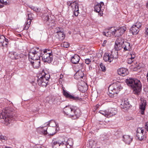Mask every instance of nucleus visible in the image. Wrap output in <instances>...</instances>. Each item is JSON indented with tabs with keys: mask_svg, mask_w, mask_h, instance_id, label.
<instances>
[{
	"mask_svg": "<svg viewBox=\"0 0 148 148\" xmlns=\"http://www.w3.org/2000/svg\"><path fill=\"white\" fill-rule=\"evenodd\" d=\"M41 51L38 47L32 48L28 54L29 60L31 65L35 69L39 68L40 65V57Z\"/></svg>",
	"mask_w": 148,
	"mask_h": 148,
	"instance_id": "obj_1",
	"label": "nucleus"
},
{
	"mask_svg": "<svg viewBox=\"0 0 148 148\" xmlns=\"http://www.w3.org/2000/svg\"><path fill=\"white\" fill-rule=\"evenodd\" d=\"M126 83L129 86H131L135 94H138L141 90V85L139 80L133 78H129L126 79Z\"/></svg>",
	"mask_w": 148,
	"mask_h": 148,
	"instance_id": "obj_2",
	"label": "nucleus"
},
{
	"mask_svg": "<svg viewBox=\"0 0 148 148\" xmlns=\"http://www.w3.org/2000/svg\"><path fill=\"white\" fill-rule=\"evenodd\" d=\"M64 112L66 115L70 116H75L76 118L79 117L81 114L80 110L74 106H66L64 109Z\"/></svg>",
	"mask_w": 148,
	"mask_h": 148,
	"instance_id": "obj_3",
	"label": "nucleus"
},
{
	"mask_svg": "<svg viewBox=\"0 0 148 148\" xmlns=\"http://www.w3.org/2000/svg\"><path fill=\"white\" fill-rule=\"evenodd\" d=\"M50 78V75L46 71L43 70L38 77L37 80L38 85L43 87H46Z\"/></svg>",
	"mask_w": 148,
	"mask_h": 148,
	"instance_id": "obj_4",
	"label": "nucleus"
},
{
	"mask_svg": "<svg viewBox=\"0 0 148 148\" xmlns=\"http://www.w3.org/2000/svg\"><path fill=\"white\" fill-rule=\"evenodd\" d=\"M13 114V110L11 108H6L4 110V112L0 114V119H3L5 122L10 123L14 119Z\"/></svg>",
	"mask_w": 148,
	"mask_h": 148,
	"instance_id": "obj_5",
	"label": "nucleus"
},
{
	"mask_svg": "<svg viewBox=\"0 0 148 148\" xmlns=\"http://www.w3.org/2000/svg\"><path fill=\"white\" fill-rule=\"evenodd\" d=\"M126 29V28L124 26L119 27H112L111 28V31L112 32V35L118 37L123 34Z\"/></svg>",
	"mask_w": 148,
	"mask_h": 148,
	"instance_id": "obj_6",
	"label": "nucleus"
},
{
	"mask_svg": "<svg viewBox=\"0 0 148 148\" xmlns=\"http://www.w3.org/2000/svg\"><path fill=\"white\" fill-rule=\"evenodd\" d=\"M116 112L115 109L113 108H110L107 110H100L99 111L100 113L107 118H109L115 115Z\"/></svg>",
	"mask_w": 148,
	"mask_h": 148,
	"instance_id": "obj_7",
	"label": "nucleus"
},
{
	"mask_svg": "<svg viewBox=\"0 0 148 148\" xmlns=\"http://www.w3.org/2000/svg\"><path fill=\"white\" fill-rule=\"evenodd\" d=\"M121 86L120 84L114 83L110 86L108 88V90L111 94L114 95L115 93L117 94L116 90L120 91Z\"/></svg>",
	"mask_w": 148,
	"mask_h": 148,
	"instance_id": "obj_8",
	"label": "nucleus"
},
{
	"mask_svg": "<svg viewBox=\"0 0 148 148\" xmlns=\"http://www.w3.org/2000/svg\"><path fill=\"white\" fill-rule=\"evenodd\" d=\"M43 61L45 62H47L48 63L51 62L53 60V56L51 52H48L47 53H43L42 55L40 53Z\"/></svg>",
	"mask_w": 148,
	"mask_h": 148,
	"instance_id": "obj_9",
	"label": "nucleus"
},
{
	"mask_svg": "<svg viewBox=\"0 0 148 148\" xmlns=\"http://www.w3.org/2000/svg\"><path fill=\"white\" fill-rule=\"evenodd\" d=\"M24 56L22 54H18L15 52L12 51L9 53V57L12 59L17 60L21 59V61H22L24 59Z\"/></svg>",
	"mask_w": 148,
	"mask_h": 148,
	"instance_id": "obj_10",
	"label": "nucleus"
},
{
	"mask_svg": "<svg viewBox=\"0 0 148 148\" xmlns=\"http://www.w3.org/2000/svg\"><path fill=\"white\" fill-rule=\"evenodd\" d=\"M63 94L64 96L66 98H69L70 99H73L76 101L80 100L81 99L78 97H75L68 93V92L63 89Z\"/></svg>",
	"mask_w": 148,
	"mask_h": 148,
	"instance_id": "obj_11",
	"label": "nucleus"
},
{
	"mask_svg": "<svg viewBox=\"0 0 148 148\" xmlns=\"http://www.w3.org/2000/svg\"><path fill=\"white\" fill-rule=\"evenodd\" d=\"M144 130L141 129V128H138L136 131V136L138 140L142 141L144 139L145 136L143 134Z\"/></svg>",
	"mask_w": 148,
	"mask_h": 148,
	"instance_id": "obj_12",
	"label": "nucleus"
},
{
	"mask_svg": "<svg viewBox=\"0 0 148 148\" xmlns=\"http://www.w3.org/2000/svg\"><path fill=\"white\" fill-rule=\"evenodd\" d=\"M146 104L147 102L146 101L143 99H140L139 108L141 110L140 113L142 115L144 114V111L145 110Z\"/></svg>",
	"mask_w": 148,
	"mask_h": 148,
	"instance_id": "obj_13",
	"label": "nucleus"
},
{
	"mask_svg": "<svg viewBox=\"0 0 148 148\" xmlns=\"http://www.w3.org/2000/svg\"><path fill=\"white\" fill-rule=\"evenodd\" d=\"M122 139L126 144L129 145L133 140V137L129 135H124L123 136Z\"/></svg>",
	"mask_w": 148,
	"mask_h": 148,
	"instance_id": "obj_14",
	"label": "nucleus"
},
{
	"mask_svg": "<svg viewBox=\"0 0 148 148\" xmlns=\"http://www.w3.org/2000/svg\"><path fill=\"white\" fill-rule=\"evenodd\" d=\"M83 77L85 78L84 73L81 71H77L74 75V78L77 79H80L82 81V79Z\"/></svg>",
	"mask_w": 148,
	"mask_h": 148,
	"instance_id": "obj_15",
	"label": "nucleus"
},
{
	"mask_svg": "<svg viewBox=\"0 0 148 148\" xmlns=\"http://www.w3.org/2000/svg\"><path fill=\"white\" fill-rule=\"evenodd\" d=\"M104 3L101 2L100 3L97 4L94 7V11L98 13H101L102 12V6H103Z\"/></svg>",
	"mask_w": 148,
	"mask_h": 148,
	"instance_id": "obj_16",
	"label": "nucleus"
},
{
	"mask_svg": "<svg viewBox=\"0 0 148 148\" xmlns=\"http://www.w3.org/2000/svg\"><path fill=\"white\" fill-rule=\"evenodd\" d=\"M118 73L119 75L123 76H124L127 75L128 73V70L125 68H121L118 70Z\"/></svg>",
	"mask_w": 148,
	"mask_h": 148,
	"instance_id": "obj_17",
	"label": "nucleus"
},
{
	"mask_svg": "<svg viewBox=\"0 0 148 148\" xmlns=\"http://www.w3.org/2000/svg\"><path fill=\"white\" fill-rule=\"evenodd\" d=\"M113 58L114 56L108 53H106L103 57V60L106 62H111L113 60Z\"/></svg>",
	"mask_w": 148,
	"mask_h": 148,
	"instance_id": "obj_18",
	"label": "nucleus"
},
{
	"mask_svg": "<svg viewBox=\"0 0 148 148\" xmlns=\"http://www.w3.org/2000/svg\"><path fill=\"white\" fill-rule=\"evenodd\" d=\"M80 58L78 55H75L71 58V62L73 64H76L78 63Z\"/></svg>",
	"mask_w": 148,
	"mask_h": 148,
	"instance_id": "obj_19",
	"label": "nucleus"
},
{
	"mask_svg": "<svg viewBox=\"0 0 148 148\" xmlns=\"http://www.w3.org/2000/svg\"><path fill=\"white\" fill-rule=\"evenodd\" d=\"M61 143L56 140H53L51 143V145L53 148H58L62 145Z\"/></svg>",
	"mask_w": 148,
	"mask_h": 148,
	"instance_id": "obj_20",
	"label": "nucleus"
},
{
	"mask_svg": "<svg viewBox=\"0 0 148 148\" xmlns=\"http://www.w3.org/2000/svg\"><path fill=\"white\" fill-rule=\"evenodd\" d=\"M51 123H54L56 127V129L54 127H53V126H52V127H51V130H52V131H54V130H56V132L58 131L59 130V127L58 125V124H56V123L55 122V121L54 120H51L50 121H49L48 122H47V123H46V124H47V125H49V124Z\"/></svg>",
	"mask_w": 148,
	"mask_h": 148,
	"instance_id": "obj_21",
	"label": "nucleus"
},
{
	"mask_svg": "<svg viewBox=\"0 0 148 148\" xmlns=\"http://www.w3.org/2000/svg\"><path fill=\"white\" fill-rule=\"evenodd\" d=\"M56 36L60 41H62L65 38V35L62 31L59 32L57 34Z\"/></svg>",
	"mask_w": 148,
	"mask_h": 148,
	"instance_id": "obj_22",
	"label": "nucleus"
},
{
	"mask_svg": "<svg viewBox=\"0 0 148 148\" xmlns=\"http://www.w3.org/2000/svg\"><path fill=\"white\" fill-rule=\"evenodd\" d=\"M139 29L133 25L130 29V30L132 33L133 34L136 35L138 34L139 32Z\"/></svg>",
	"mask_w": 148,
	"mask_h": 148,
	"instance_id": "obj_23",
	"label": "nucleus"
},
{
	"mask_svg": "<svg viewBox=\"0 0 148 148\" xmlns=\"http://www.w3.org/2000/svg\"><path fill=\"white\" fill-rule=\"evenodd\" d=\"M123 48L124 49V51H130L131 48L129 43L125 42L123 45Z\"/></svg>",
	"mask_w": 148,
	"mask_h": 148,
	"instance_id": "obj_24",
	"label": "nucleus"
},
{
	"mask_svg": "<svg viewBox=\"0 0 148 148\" xmlns=\"http://www.w3.org/2000/svg\"><path fill=\"white\" fill-rule=\"evenodd\" d=\"M85 67V64L84 63H80L76 66V68L78 69V71H84Z\"/></svg>",
	"mask_w": 148,
	"mask_h": 148,
	"instance_id": "obj_25",
	"label": "nucleus"
},
{
	"mask_svg": "<svg viewBox=\"0 0 148 148\" xmlns=\"http://www.w3.org/2000/svg\"><path fill=\"white\" fill-rule=\"evenodd\" d=\"M62 143L65 144L66 146L67 145L72 146L73 144V140L71 138L68 139L66 141H62Z\"/></svg>",
	"mask_w": 148,
	"mask_h": 148,
	"instance_id": "obj_26",
	"label": "nucleus"
},
{
	"mask_svg": "<svg viewBox=\"0 0 148 148\" xmlns=\"http://www.w3.org/2000/svg\"><path fill=\"white\" fill-rule=\"evenodd\" d=\"M9 2V0H0V8L4 6L3 4L7 5Z\"/></svg>",
	"mask_w": 148,
	"mask_h": 148,
	"instance_id": "obj_27",
	"label": "nucleus"
},
{
	"mask_svg": "<svg viewBox=\"0 0 148 148\" xmlns=\"http://www.w3.org/2000/svg\"><path fill=\"white\" fill-rule=\"evenodd\" d=\"M42 130L43 131V132H43V133L45 134H47L48 133L47 132V130L48 129V128L47 127H42L41 128ZM56 133L55 132H52V133L51 132H48V134H49L50 135H54Z\"/></svg>",
	"mask_w": 148,
	"mask_h": 148,
	"instance_id": "obj_28",
	"label": "nucleus"
},
{
	"mask_svg": "<svg viewBox=\"0 0 148 148\" xmlns=\"http://www.w3.org/2000/svg\"><path fill=\"white\" fill-rule=\"evenodd\" d=\"M32 21V20L27 19V22L25 23V24L24 25V29L27 30L29 29Z\"/></svg>",
	"mask_w": 148,
	"mask_h": 148,
	"instance_id": "obj_29",
	"label": "nucleus"
},
{
	"mask_svg": "<svg viewBox=\"0 0 148 148\" xmlns=\"http://www.w3.org/2000/svg\"><path fill=\"white\" fill-rule=\"evenodd\" d=\"M114 48L116 50L118 51L121 50L123 48V45L121 44H117L115 43Z\"/></svg>",
	"mask_w": 148,
	"mask_h": 148,
	"instance_id": "obj_30",
	"label": "nucleus"
},
{
	"mask_svg": "<svg viewBox=\"0 0 148 148\" xmlns=\"http://www.w3.org/2000/svg\"><path fill=\"white\" fill-rule=\"evenodd\" d=\"M124 39L121 38H119L116 40L115 43L117 44H121L123 45L125 42Z\"/></svg>",
	"mask_w": 148,
	"mask_h": 148,
	"instance_id": "obj_31",
	"label": "nucleus"
},
{
	"mask_svg": "<svg viewBox=\"0 0 148 148\" xmlns=\"http://www.w3.org/2000/svg\"><path fill=\"white\" fill-rule=\"evenodd\" d=\"M112 35V32L111 31V28L108 30V31H107L106 32H103V35L106 36H110L111 34Z\"/></svg>",
	"mask_w": 148,
	"mask_h": 148,
	"instance_id": "obj_32",
	"label": "nucleus"
},
{
	"mask_svg": "<svg viewBox=\"0 0 148 148\" xmlns=\"http://www.w3.org/2000/svg\"><path fill=\"white\" fill-rule=\"evenodd\" d=\"M123 104L124 106H123L124 108H127L130 106L129 102L128 101V100L127 99H126L124 101L123 103Z\"/></svg>",
	"mask_w": 148,
	"mask_h": 148,
	"instance_id": "obj_33",
	"label": "nucleus"
},
{
	"mask_svg": "<svg viewBox=\"0 0 148 148\" xmlns=\"http://www.w3.org/2000/svg\"><path fill=\"white\" fill-rule=\"evenodd\" d=\"M76 4V1H73V2L71 1H68L67 3V5L71 6V8H73V5Z\"/></svg>",
	"mask_w": 148,
	"mask_h": 148,
	"instance_id": "obj_34",
	"label": "nucleus"
},
{
	"mask_svg": "<svg viewBox=\"0 0 148 148\" xmlns=\"http://www.w3.org/2000/svg\"><path fill=\"white\" fill-rule=\"evenodd\" d=\"M61 45L63 47L67 48L69 46V44L67 42H64L61 44Z\"/></svg>",
	"mask_w": 148,
	"mask_h": 148,
	"instance_id": "obj_35",
	"label": "nucleus"
},
{
	"mask_svg": "<svg viewBox=\"0 0 148 148\" xmlns=\"http://www.w3.org/2000/svg\"><path fill=\"white\" fill-rule=\"evenodd\" d=\"M74 7V8H73V11H79V6L78 4L76 2V4L73 5V7Z\"/></svg>",
	"mask_w": 148,
	"mask_h": 148,
	"instance_id": "obj_36",
	"label": "nucleus"
},
{
	"mask_svg": "<svg viewBox=\"0 0 148 148\" xmlns=\"http://www.w3.org/2000/svg\"><path fill=\"white\" fill-rule=\"evenodd\" d=\"M134 27H137L139 29L142 25L141 23L140 22H137L135 23L134 25H133Z\"/></svg>",
	"mask_w": 148,
	"mask_h": 148,
	"instance_id": "obj_37",
	"label": "nucleus"
},
{
	"mask_svg": "<svg viewBox=\"0 0 148 148\" xmlns=\"http://www.w3.org/2000/svg\"><path fill=\"white\" fill-rule=\"evenodd\" d=\"M99 65L102 71L103 72L105 71L106 70V67H105V66L102 63H100Z\"/></svg>",
	"mask_w": 148,
	"mask_h": 148,
	"instance_id": "obj_38",
	"label": "nucleus"
},
{
	"mask_svg": "<svg viewBox=\"0 0 148 148\" xmlns=\"http://www.w3.org/2000/svg\"><path fill=\"white\" fill-rule=\"evenodd\" d=\"M62 29L61 28L59 27H57L56 28L55 31L56 32L57 34H58L60 31H62Z\"/></svg>",
	"mask_w": 148,
	"mask_h": 148,
	"instance_id": "obj_39",
	"label": "nucleus"
},
{
	"mask_svg": "<svg viewBox=\"0 0 148 148\" xmlns=\"http://www.w3.org/2000/svg\"><path fill=\"white\" fill-rule=\"evenodd\" d=\"M5 38V37L3 36H0V43L1 44L4 40Z\"/></svg>",
	"mask_w": 148,
	"mask_h": 148,
	"instance_id": "obj_40",
	"label": "nucleus"
},
{
	"mask_svg": "<svg viewBox=\"0 0 148 148\" xmlns=\"http://www.w3.org/2000/svg\"><path fill=\"white\" fill-rule=\"evenodd\" d=\"M134 61L131 58H130L127 59V62L129 64H131Z\"/></svg>",
	"mask_w": 148,
	"mask_h": 148,
	"instance_id": "obj_41",
	"label": "nucleus"
},
{
	"mask_svg": "<svg viewBox=\"0 0 148 148\" xmlns=\"http://www.w3.org/2000/svg\"><path fill=\"white\" fill-rule=\"evenodd\" d=\"M28 19L32 20L33 19V18L32 17V14H28Z\"/></svg>",
	"mask_w": 148,
	"mask_h": 148,
	"instance_id": "obj_42",
	"label": "nucleus"
},
{
	"mask_svg": "<svg viewBox=\"0 0 148 148\" xmlns=\"http://www.w3.org/2000/svg\"><path fill=\"white\" fill-rule=\"evenodd\" d=\"M41 9L39 8H36L35 7L34 11L36 12H39L40 11Z\"/></svg>",
	"mask_w": 148,
	"mask_h": 148,
	"instance_id": "obj_43",
	"label": "nucleus"
},
{
	"mask_svg": "<svg viewBox=\"0 0 148 148\" xmlns=\"http://www.w3.org/2000/svg\"><path fill=\"white\" fill-rule=\"evenodd\" d=\"M91 60L90 59H86L85 60V62L86 64H89Z\"/></svg>",
	"mask_w": 148,
	"mask_h": 148,
	"instance_id": "obj_44",
	"label": "nucleus"
},
{
	"mask_svg": "<svg viewBox=\"0 0 148 148\" xmlns=\"http://www.w3.org/2000/svg\"><path fill=\"white\" fill-rule=\"evenodd\" d=\"M48 51L51 52V51L52 52V51H51L50 49H45L43 51L44 53H48L47 52Z\"/></svg>",
	"mask_w": 148,
	"mask_h": 148,
	"instance_id": "obj_45",
	"label": "nucleus"
},
{
	"mask_svg": "<svg viewBox=\"0 0 148 148\" xmlns=\"http://www.w3.org/2000/svg\"><path fill=\"white\" fill-rule=\"evenodd\" d=\"M145 37L148 36V27H146L145 28Z\"/></svg>",
	"mask_w": 148,
	"mask_h": 148,
	"instance_id": "obj_46",
	"label": "nucleus"
},
{
	"mask_svg": "<svg viewBox=\"0 0 148 148\" xmlns=\"http://www.w3.org/2000/svg\"><path fill=\"white\" fill-rule=\"evenodd\" d=\"M73 14L75 15V16H77L79 14V11H74L73 10Z\"/></svg>",
	"mask_w": 148,
	"mask_h": 148,
	"instance_id": "obj_47",
	"label": "nucleus"
},
{
	"mask_svg": "<svg viewBox=\"0 0 148 148\" xmlns=\"http://www.w3.org/2000/svg\"><path fill=\"white\" fill-rule=\"evenodd\" d=\"M2 45L3 47H7V45H8V44L7 43V42H5L4 40L3 41V42L2 43Z\"/></svg>",
	"mask_w": 148,
	"mask_h": 148,
	"instance_id": "obj_48",
	"label": "nucleus"
},
{
	"mask_svg": "<svg viewBox=\"0 0 148 148\" xmlns=\"http://www.w3.org/2000/svg\"><path fill=\"white\" fill-rule=\"evenodd\" d=\"M62 145H61V146L58 148H66V146L65 144H63L62 143V141L61 142Z\"/></svg>",
	"mask_w": 148,
	"mask_h": 148,
	"instance_id": "obj_49",
	"label": "nucleus"
},
{
	"mask_svg": "<svg viewBox=\"0 0 148 148\" xmlns=\"http://www.w3.org/2000/svg\"><path fill=\"white\" fill-rule=\"evenodd\" d=\"M131 57L130 58H131L133 60H134V58H135V56L134 55H132V54H131Z\"/></svg>",
	"mask_w": 148,
	"mask_h": 148,
	"instance_id": "obj_50",
	"label": "nucleus"
},
{
	"mask_svg": "<svg viewBox=\"0 0 148 148\" xmlns=\"http://www.w3.org/2000/svg\"><path fill=\"white\" fill-rule=\"evenodd\" d=\"M5 137L3 136H0V139L5 140Z\"/></svg>",
	"mask_w": 148,
	"mask_h": 148,
	"instance_id": "obj_51",
	"label": "nucleus"
},
{
	"mask_svg": "<svg viewBox=\"0 0 148 148\" xmlns=\"http://www.w3.org/2000/svg\"><path fill=\"white\" fill-rule=\"evenodd\" d=\"M4 41L5 42H7V43H8V42H9V40H8V39H7L5 38V39L4 40Z\"/></svg>",
	"mask_w": 148,
	"mask_h": 148,
	"instance_id": "obj_52",
	"label": "nucleus"
},
{
	"mask_svg": "<svg viewBox=\"0 0 148 148\" xmlns=\"http://www.w3.org/2000/svg\"><path fill=\"white\" fill-rule=\"evenodd\" d=\"M29 7L33 10H34V9H35V7L34 6H31L30 5L29 6Z\"/></svg>",
	"mask_w": 148,
	"mask_h": 148,
	"instance_id": "obj_53",
	"label": "nucleus"
},
{
	"mask_svg": "<svg viewBox=\"0 0 148 148\" xmlns=\"http://www.w3.org/2000/svg\"><path fill=\"white\" fill-rule=\"evenodd\" d=\"M46 18L45 19V20H46L47 21H48L49 19V16L48 15L46 16Z\"/></svg>",
	"mask_w": 148,
	"mask_h": 148,
	"instance_id": "obj_54",
	"label": "nucleus"
},
{
	"mask_svg": "<svg viewBox=\"0 0 148 148\" xmlns=\"http://www.w3.org/2000/svg\"><path fill=\"white\" fill-rule=\"evenodd\" d=\"M145 129L147 130L148 129V126H145Z\"/></svg>",
	"mask_w": 148,
	"mask_h": 148,
	"instance_id": "obj_55",
	"label": "nucleus"
},
{
	"mask_svg": "<svg viewBox=\"0 0 148 148\" xmlns=\"http://www.w3.org/2000/svg\"><path fill=\"white\" fill-rule=\"evenodd\" d=\"M145 126H148V122H146L145 123Z\"/></svg>",
	"mask_w": 148,
	"mask_h": 148,
	"instance_id": "obj_56",
	"label": "nucleus"
},
{
	"mask_svg": "<svg viewBox=\"0 0 148 148\" xmlns=\"http://www.w3.org/2000/svg\"><path fill=\"white\" fill-rule=\"evenodd\" d=\"M107 42V41L106 40H105L103 42V44H105Z\"/></svg>",
	"mask_w": 148,
	"mask_h": 148,
	"instance_id": "obj_57",
	"label": "nucleus"
},
{
	"mask_svg": "<svg viewBox=\"0 0 148 148\" xmlns=\"http://www.w3.org/2000/svg\"><path fill=\"white\" fill-rule=\"evenodd\" d=\"M147 7V8H148V1L147 2V3L146 5Z\"/></svg>",
	"mask_w": 148,
	"mask_h": 148,
	"instance_id": "obj_58",
	"label": "nucleus"
},
{
	"mask_svg": "<svg viewBox=\"0 0 148 148\" xmlns=\"http://www.w3.org/2000/svg\"><path fill=\"white\" fill-rule=\"evenodd\" d=\"M62 77H63V76H62V75H60V78H62Z\"/></svg>",
	"mask_w": 148,
	"mask_h": 148,
	"instance_id": "obj_59",
	"label": "nucleus"
},
{
	"mask_svg": "<svg viewBox=\"0 0 148 148\" xmlns=\"http://www.w3.org/2000/svg\"><path fill=\"white\" fill-rule=\"evenodd\" d=\"M98 106H99L98 104H97V105H96V106L97 107H98Z\"/></svg>",
	"mask_w": 148,
	"mask_h": 148,
	"instance_id": "obj_60",
	"label": "nucleus"
},
{
	"mask_svg": "<svg viewBox=\"0 0 148 148\" xmlns=\"http://www.w3.org/2000/svg\"><path fill=\"white\" fill-rule=\"evenodd\" d=\"M147 142L148 143V139L147 140Z\"/></svg>",
	"mask_w": 148,
	"mask_h": 148,
	"instance_id": "obj_61",
	"label": "nucleus"
},
{
	"mask_svg": "<svg viewBox=\"0 0 148 148\" xmlns=\"http://www.w3.org/2000/svg\"><path fill=\"white\" fill-rule=\"evenodd\" d=\"M48 52H51L48 51L47 53H48Z\"/></svg>",
	"mask_w": 148,
	"mask_h": 148,
	"instance_id": "obj_62",
	"label": "nucleus"
},
{
	"mask_svg": "<svg viewBox=\"0 0 148 148\" xmlns=\"http://www.w3.org/2000/svg\"><path fill=\"white\" fill-rule=\"evenodd\" d=\"M147 132H148V129H147Z\"/></svg>",
	"mask_w": 148,
	"mask_h": 148,
	"instance_id": "obj_63",
	"label": "nucleus"
}]
</instances>
